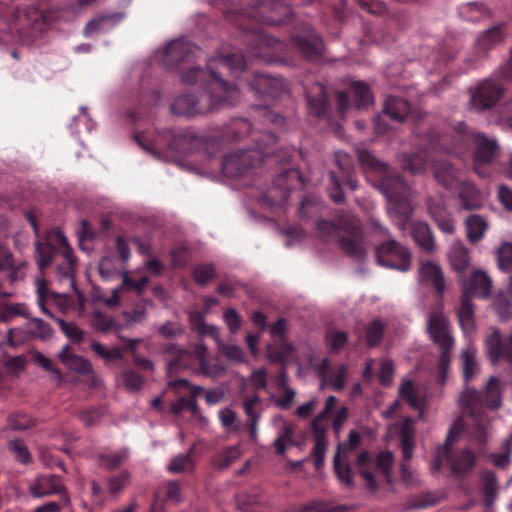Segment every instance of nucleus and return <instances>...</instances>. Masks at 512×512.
Wrapping results in <instances>:
<instances>
[{"label":"nucleus","mask_w":512,"mask_h":512,"mask_svg":"<svg viewBox=\"0 0 512 512\" xmlns=\"http://www.w3.org/2000/svg\"><path fill=\"white\" fill-rule=\"evenodd\" d=\"M358 159L363 166L368 181H373L387 199V211L392 221L400 230L410 226L413 213L411 204L412 189L398 176H393L386 163L380 162L368 150H358ZM411 234L417 246L432 253L435 240L429 225L425 222L411 224Z\"/></svg>","instance_id":"f257e3e1"},{"label":"nucleus","mask_w":512,"mask_h":512,"mask_svg":"<svg viewBox=\"0 0 512 512\" xmlns=\"http://www.w3.org/2000/svg\"><path fill=\"white\" fill-rule=\"evenodd\" d=\"M247 61L241 55L215 56L208 60L207 69L211 80L208 83L207 98L204 104L197 95L182 94L170 105L171 113L177 116L192 117L236 105L241 99L239 86L229 85L222 76L229 72L235 79L244 71Z\"/></svg>","instance_id":"f03ea898"},{"label":"nucleus","mask_w":512,"mask_h":512,"mask_svg":"<svg viewBox=\"0 0 512 512\" xmlns=\"http://www.w3.org/2000/svg\"><path fill=\"white\" fill-rule=\"evenodd\" d=\"M455 137L457 141L451 147L445 146L447 136H441L439 139H430L429 147L424 150L399 154L398 160L401 168L413 175L421 174L430 162L432 151L445 150L448 153L461 154L462 146L473 144L474 170L479 176L484 177L485 173L481 168L491 163L499 155L500 149L497 141L484 134L467 131L464 124H460L455 131Z\"/></svg>","instance_id":"7ed1b4c3"},{"label":"nucleus","mask_w":512,"mask_h":512,"mask_svg":"<svg viewBox=\"0 0 512 512\" xmlns=\"http://www.w3.org/2000/svg\"><path fill=\"white\" fill-rule=\"evenodd\" d=\"M503 389L504 385L501 380L491 376L483 391L466 387L460 395L459 402L464 413H468L473 418L474 438L478 444L485 441L487 434L485 409H497L501 406Z\"/></svg>","instance_id":"20e7f679"},{"label":"nucleus","mask_w":512,"mask_h":512,"mask_svg":"<svg viewBox=\"0 0 512 512\" xmlns=\"http://www.w3.org/2000/svg\"><path fill=\"white\" fill-rule=\"evenodd\" d=\"M51 20L50 13H44L35 6L17 8L8 23L9 31L0 33V43L31 45L48 29Z\"/></svg>","instance_id":"39448f33"},{"label":"nucleus","mask_w":512,"mask_h":512,"mask_svg":"<svg viewBox=\"0 0 512 512\" xmlns=\"http://www.w3.org/2000/svg\"><path fill=\"white\" fill-rule=\"evenodd\" d=\"M62 258V263L56 265V275L60 282H67L74 287L75 258L68 240L61 231H50L46 234V243L36 242L37 265L43 272L57 257Z\"/></svg>","instance_id":"423d86ee"},{"label":"nucleus","mask_w":512,"mask_h":512,"mask_svg":"<svg viewBox=\"0 0 512 512\" xmlns=\"http://www.w3.org/2000/svg\"><path fill=\"white\" fill-rule=\"evenodd\" d=\"M463 431V421L458 418L451 425L445 443L436 451L435 459L431 469L434 472L440 470L442 460L446 463L454 477H463L468 474L476 464V455L468 447L453 449L451 444L455 441Z\"/></svg>","instance_id":"0eeeda50"},{"label":"nucleus","mask_w":512,"mask_h":512,"mask_svg":"<svg viewBox=\"0 0 512 512\" xmlns=\"http://www.w3.org/2000/svg\"><path fill=\"white\" fill-rule=\"evenodd\" d=\"M463 295L457 315L459 324L465 335L472 333L475 329L474 309L471 302L472 297L487 298L491 294L492 279L482 269L474 270L470 276H460Z\"/></svg>","instance_id":"6e6552de"},{"label":"nucleus","mask_w":512,"mask_h":512,"mask_svg":"<svg viewBox=\"0 0 512 512\" xmlns=\"http://www.w3.org/2000/svg\"><path fill=\"white\" fill-rule=\"evenodd\" d=\"M317 227L321 237L326 238L334 234L339 236L341 248L348 255L358 261L364 259L367 246L357 218L350 217L346 222H340L339 226L330 221L319 220Z\"/></svg>","instance_id":"1a4fd4ad"},{"label":"nucleus","mask_w":512,"mask_h":512,"mask_svg":"<svg viewBox=\"0 0 512 512\" xmlns=\"http://www.w3.org/2000/svg\"><path fill=\"white\" fill-rule=\"evenodd\" d=\"M264 136L266 142L257 141L254 149L227 154L222 161L224 175L229 178H240L248 174L251 169L260 166L266 157H272L273 155L267 151L266 146L267 144H274L276 136L271 132Z\"/></svg>","instance_id":"9d476101"},{"label":"nucleus","mask_w":512,"mask_h":512,"mask_svg":"<svg viewBox=\"0 0 512 512\" xmlns=\"http://www.w3.org/2000/svg\"><path fill=\"white\" fill-rule=\"evenodd\" d=\"M370 224L374 233L383 235V240L375 250L376 260L380 266L406 272L411 267L412 256L409 250L389 237L388 230L376 219H371Z\"/></svg>","instance_id":"9b49d317"},{"label":"nucleus","mask_w":512,"mask_h":512,"mask_svg":"<svg viewBox=\"0 0 512 512\" xmlns=\"http://www.w3.org/2000/svg\"><path fill=\"white\" fill-rule=\"evenodd\" d=\"M393 454L390 451L380 452L375 460L372 461L367 451L361 452L356 461V467L366 481L367 487L375 491L379 486V481L383 478L387 483H391V471L393 465Z\"/></svg>","instance_id":"f8f14e48"},{"label":"nucleus","mask_w":512,"mask_h":512,"mask_svg":"<svg viewBox=\"0 0 512 512\" xmlns=\"http://www.w3.org/2000/svg\"><path fill=\"white\" fill-rule=\"evenodd\" d=\"M138 143L147 150L159 151L167 148L169 151L185 154L192 151L198 142L196 135L190 130L167 131L154 139L149 146L142 143L141 136H137Z\"/></svg>","instance_id":"ddd939ff"},{"label":"nucleus","mask_w":512,"mask_h":512,"mask_svg":"<svg viewBox=\"0 0 512 512\" xmlns=\"http://www.w3.org/2000/svg\"><path fill=\"white\" fill-rule=\"evenodd\" d=\"M284 43L266 34L262 30L253 32L247 40V53L250 57L259 59L265 63H273L279 60L284 50Z\"/></svg>","instance_id":"4468645a"},{"label":"nucleus","mask_w":512,"mask_h":512,"mask_svg":"<svg viewBox=\"0 0 512 512\" xmlns=\"http://www.w3.org/2000/svg\"><path fill=\"white\" fill-rule=\"evenodd\" d=\"M201 50L185 38L175 39L156 51V59L165 67L173 68L182 62H191Z\"/></svg>","instance_id":"2eb2a0df"},{"label":"nucleus","mask_w":512,"mask_h":512,"mask_svg":"<svg viewBox=\"0 0 512 512\" xmlns=\"http://www.w3.org/2000/svg\"><path fill=\"white\" fill-rule=\"evenodd\" d=\"M504 89L493 78H488L469 89L470 106L477 111L490 109L502 96Z\"/></svg>","instance_id":"dca6fc26"},{"label":"nucleus","mask_w":512,"mask_h":512,"mask_svg":"<svg viewBox=\"0 0 512 512\" xmlns=\"http://www.w3.org/2000/svg\"><path fill=\"white\" fill-rule=\"evenodd\" d=\"M427 332L438 348L454 346L451 326L440 308L428 313Z\"/></svg>","instance_id":"f3484780"},{"label":"nucleus","mask_w":512,"mask_h":512,"mask_svg":"<svg viewBox=\"0 0 512 512\" xmlns=\"http://www.w3.org/2000/svg\"><path fill=\"white\" fill-rule=\"evenodd\" d=\"M314 369L322 379L321 389L324 386H329L335 391H342L346 387L349 377L347 365L341 364L336 369H332L330 360L323 358L320 363L314 366Z\"/></svg>","instance_id":"a211bd4d"},{"label":"nucleus","mask_w":512,"mask_h":512,"mask_svg":"<svg viewBox=\"0 0 512 512\" xmlns=\"http://www.w3.org/2000/svg\"><path fill=\"white\" fill-rule=\"evenodd\" d=\"M409 103L398 97L389 96L384 105L383 114L375 119V130L379 134H384L388 128L384 125L383 117H389L391 120L402 122L411 114Z\"/></svg>","instance_id":"6ab92c4d"},{"label":"nucleus","mask_w":512,"mask_h":512,"mask_svg":"<svg viewBox=\"0 0 512 512\" xmlns=\"http://www.w3.org/2000/svg\"><path fill=\"white\" fill-rule=\"evenodd\" d=\"M485 347L493 364L501 360L512 364V334L503 339L499 331L493 329L485 339Z\"/></svg>","instance_id":"aec40b11"},{"label":"nucleus","mask_w":512,"mask_h":512,"mask_svg":"<svg viewBox=\"0 0 512 512\" xmlns=\"http://www.w3.org/2000/svg\"><path fill=\"white\" fill-rule=\"evenodd\" d=\"M167 373L171 376L192 367L195 359L194 349H185L178 344H169L164 348Z\"/></svg>","instance_id":"412c9836"},{"label":"nucleus","mask_w":512,"mask_h":512,"mask_svg":"<svg viewBox=\"0 0 512 512\" xmlns=\"http://www.w3.org/2000/svg\"><path fill=\"white\" fill-rule=\"evenodd\" d=\"M194 354L195 359L199 363L198 369L195 370L196 374L208 378H218L226 373V367L219 363L216 358H208V349L202 342H198L194 345Z\"/></svg>","instance_id":"4be33fe9"},{"label":"nucleus","mask_w":512,"mask_h":512,"mask_svg":"<svg viewBox=\"0 0 512 512\" xmlns=\"http://www.w3.org/2000/svg\"><path fill=\"white\" fill-rule=\"evenodd\" d=\"M248 85L256 94L272 98L279 97L286 88L281 77H270L266 74H255Z\"/></svg>","instance_id":"5701e85b"},{"label":"nucleus","mask_w":512,"mask_h":512,"mask_svg":"<svg viewBox=\"0 0 512 512\" xmlns=\"http://www.w3.org/2000/svg\"><path fill=\"white\" fill-rule=\"evenodd\" d=\"M417 279L419 283L432 284L440 296L445 292L444 273L436 262L420 260Z\"/></svg>","instance_id":"b1692460"},{"label":"nucleus","mask_w":512,"mask_h":512,"mask_svg":"<svg viewBox=\"0 0 512 512\" xmlns=\"http://www.w3.org/2000/svg\"><path fill=\"white\" fill-rule=\"evenodd\" d=\"M293 42L308 59L321 55L324 49L323 41L310 27L305 28L302 35H294Z\"/></svg>","instance_id":"393cba45"},{"label":"nucleus","mask_w":512,"mask_h":512,"mask_svg":"<svg viewBox=\"0 0 512 512\" xmlns=\"http://www.w3.org/2000/svg\"><path fill=\"white\" fill-rule=\"evenodd\" d=\"M504 39L501 26H495L481 33L473 46L474 59L485 57L490 49L501 43Z\"/></svg>","instance_id":"a878e982"},{"label":"nucleus","mask_w":512,"mask_h":512,"mask_svg":"<svg viewBox=\"0 0 512 512\" xmlns=\"http://www.w3.org/2000/svg\"><path fill=\"white\" fill-rule=\"evenodd\" d=\"M298 176L297 172L285 170L276 179L274 185L263 195V201L270 207L280 206L286 203L289 197L290 187L284 184V180L290 176Z\"/></svg>","instance_id":"bb28decb"},{"label":"nucleus","mask_w":512,"mask_h":512,"mask_svg":"<svg viewBox=\"0 0 512 512\" xmlns=\"http://www.w3.org/2000/svg\"><path fill=\"white\" fill-rule=\"evenodd\" d=\"M436 182L447 190H456L463 183L460 172L447 161H439L434 167Z\"/></svg>","instance_id":"cd10ccee"},{"label":"nucleus","mask_w":512,"mask_h":512,"mask_svg":"<svg viewBox=\"0 0 512 512\" xmlns=\"http://www.w3.org/2000/svg\"><path fill=\"white\" fill-rule=\"evenodd\" d=\"M307 106L310 114L317 118H324L328 112L327 96L325 87L321 83L312 85L307 91Z\"/></svg>","instance_id":"c85d7f7f"},{"label":"nucleus","mask_w":512,"mask_h":512,"mask_svg":"<svg viewBox=\"0 0 512 512\" xmlns=\"http://www.w3.org/2000/svg\"><path fill=\"white\" fill-rule=\"evenodd\" d=\"M27 267L25 261L16 263L10 250L0 243V271H7L11 281H17L24 277Z\"/></svg>","instance_id":"c756f323"},{"label":"nucleus","mask_w":512,"mask_h":512,"mask_svg":"<svg viewBox=\"0 0 512 512\" xmlns=\"http://www.w3.org/2000/svg\"><path fill=\"white\" fill-rule=\"evenodd\" d=\"M63 484L55 475H41L36 479L35 484L30 487L31 494L41 498L51 494L62 492Z\"/></svg>","instance_id":"7c9ffc66"},{"label":"nucleus","mask_w":512,"mask_h":512,"mask_svg":"<svg viewBox=\"0 0 512 512\" xmlns=\"http://www.w3.org/2000/svg\"><path fill=\"white\" fill-rule=\"evenodd\" d=\"M346 445L338 444L336 454L334 456V471L338 480L346 487L354 485L351 467L347 461Z\"/></svg>","instance_id":"2f4dec72"},{"label":"nucleus","mask_w":512,"mask_h":512,"mask_svg":"<svg viewBox=\"0 0 512 512\" xmlns=\"http://www.w3.org/2000/svg\"><path fill=\"white\" fill-rule=\"evenodd\" d=\"M448 259L452 269L458 273L459 277L463 275L470 264L469 251L461 241H455L451 245Z\"/></svg>","instance_id":"473e14b6"},{"label":"nucleus","mask_w":512,"mask_h":512,"mask_svg":"<svg viewBox=\"0 0 512 512\" xmlns=\"http://www.w3.org/2000/svg\"><path fill=\"white\" fill-rule=\"evenodd\" d=\"M60 361L72 371L79 374H88L92 371V365L86 358L70 352V347L65 345L58 353Z\"/></svg>","instance_id":"72a5a7b5"},{"label":"nucleus","mask_w":512,"mask_h":512,"mask_svg":"<svg viewBox=\"0 0 512 512\" xmlns=\"http://www.w3.org/2000/svg\"><path fill=\"white\" fill-rule=\"evenodd\" d=\"M456 191L459 192L460 206L463 209L476 210L482 207V195L473 184L463 182Z\"/></svg>","instance_id":"f704fd0d"},{"label":"nucleus","mask_w":512,"mask_h":512,"mask_svg":"<svg viewBox=\"0 0 512 512\" xmlns=\"http://www.w3.org/2000/svg\"><path fill=\"white\" fill-rule=\"evenodd\" d=\"M65 301L66 297L63 294L50 292L46 287L44 280H37V302L44 314L50 318H53V314L46 307L47 303L53 302L59 306H62Z\"/></svg>","instance_id":"c9c22d12"},{"label":"nucleus","mask_w":512,"mask_h":512,"mask_svg":"<svg viewBox=\"0 0 512 512\" xmlns=\"http://www.w3.org/2000/svg\"><path fill=\"white\" fill-rule=\"evenodd\" d=\"M350 90L354 97V105L357 109H368L374 103V96L369 85L360 80L352 81Z\"/></svg>","instance_id":"e433bc0d"},{"label":"nucleus","mask_w":512,"mask_h":512,"mask_svg":"<svg viewBox=\"0 0 512 512\" xmlns=\"http://www.w3.org/2000/svg\"><path fill=\"white\" fill-rule=\"evenodd\" d=\"M413 420L405 418L400 427L401 449L404 461H409L413 456L414 450V427Z\"/></svg>","instance_id":"4c0bfd02"},{"label":"nucleus","mask_w":512,"mask_h":512,"mask_svg":"<svg viewBox=\"0 0 512 512\" xmlns=\"http://www.w3.org/2000/svg\"><path fill=\"white\" fill-rule=\"evenodd\" d=\"M467 238L472 243L480 241L488 228L486 220L477 214L468 216L465 220Z\"/></svg>","instance_id":"58836bf2"},{"label":"nucleus","mask_w":512,"mask_h":512,"mask_svg":"<svg viewBox=\"0 0 512 512\" xmlns=\"http://www.w3.org/2000/svg\"><path fill=\"white\" fill-rule=\"evenodd\" d=\"M130 479L131 473L128 470H123L117 474L107 477L106 489L108 494L113 498H118L129 485Z\"/></svg>","instance_id":"ea45409f"},{"label":"nucleus","mask_w":512,"mask_h":512,"mask_svg":"<svg viewBox=\"0 0 512 512\" xmlns=\"http://www.w3.org/2000/svg\"><path fill=\"white\" fill-rule=\"evenodd\" d=\"M462 370L465 382L470 381L479 372L476 349L469 344L461 353Z\"/></svg>","instance_id":"a19ab883"},{"label":"nucleus","mask_w":512,"mask_h":512,"mask_svg":"<svg viewBox=\"0 0 512 512\" xmlns=\"http://www.w3.org/2000/svg\"><path fill=\"white\" fill-rule=\"evenodd\" d=\"M399 396L415 409L421 408V401L418 395V387L409 378H402L399 386Z\"/></svg>","instance_id":"79ce46f5"},{"label":"nucleus","mask_w":512,"mask_h":512,"mask_svg":"<svg viewBox=\"0 0 512 512\" xmlns=\"http://www.w3.org/2000/svg\"><path fill=\"white\" fill-rule=\"evenodd\" d=\"M129 457V450L123 448L116 452L103 453L98 456L99 465L107 470L121 466Z\"/></svg>","instance_id":"37998d69"},{"label":"nucleus","mask_w":512,"mask_h":512,"mask_svg":"<svg viewBox=\"0 0 512 512\" xmlns=\"http://www.w3.org/2000/svg\"><path fill=\"white\" fill-rule=\"evenodd\" d=\"M192 449L188 453L179 454L173 457L167 466L170 473H188L194 469V462L191 457Z\"/></svg>","instance_id":"c03bdc74"},{"label":"nucleus","mask_w":512,"mask_h":512,"mask_svg":"<svg viewBox=\"0 0 512 512\" xmlns=\"http://www.w3.org/2000/svg\"><path fill=\"white\" fill-rule=\"evenodd\" d=\"M335 160L339 166V169L343 173L345 179V183L350 187L351 190H356L358 187V183L355 179L350 175V170L352 167V160L349 154L345 152L338 151L335 153Z\"/></svg>","instance_id":"a18cd8bd"},{"label":"nucleus","mask_w":512,"mask_h":512,"mask_svg":"<svg viewBox=\"0 0 512 512\" xmlns=\"http://www.w3.org/2000/svg\"><path fill=\"white\" fill-rule=\"evenodd\" d=\"M497 266L503 272L512 271V243L504 241L497 249Z\"/></svg>","instance_id":"49530a36"},{"label":"nucleus","mask_w":512,"mask_h":512,"mask_svg":"<svg viewBox=\"0 0 512 512\" xmlns=\"http://www.w3.org/2000/svg\"><path fill=\"white\" fill-rule=\"evenodd\" d=\"M242 451L240 446H230L220 452L214 459V465L217 468H226L240 458Z\"/></svg>","instance_id":"de8ad7c7"},{"label":"nucleus","mask_w":512,"mask_h":512,"mask_svg":"<svg viewBox=\"0 0 512 512\" xmlns=\"http://www.w3.org/2000/svg\"><path fill=\"white\" fill-rule=\"evenodd\" d=\"M150 301H140L133 305L131 310H125L123 316L127 323L136 324L141 323L147 317V306L151 305Z\"/></svg>","instance_id":"09e8293b"},{"label":"nucleus","mask_w":512,"mask_h":512,"mask_svg":"<svg viewBox=\"0 0 512 512\" xmlns=\"http://www.w3.org/2000/svg\"><path fill=\"white\" fill-rule=\"evenodd\" d=\"M385 323L381 319H374L366 327V342L370 347L376 346L382 339Z\"/></svg>","instance_id":"8fccbe9b"},{"label":"nucleus","mask_w":512,"mask_h":512,"mask_svg":"<svg viewBox=\"0 0 512 512\" xmlns=\"http://www.w3.org/2000/svg\"><path fill=\"white\" fill-rule=\"evenodd\" d=\"M482 490L484 494L485 503L490 506L497 492V482L494 473L486 472L482 475Z\"/></svg>","instance_id":"3c124183"},{"label":"nucleus","mask_w":512,"mask_h":512,"mask_svg":"<svg viewBox=\"0 0 512 512\" xmlns=\"http://www.w3.org/2000/svg\"><path fill=\"white\" fill-rule=\"evenodd\" d=\"M325 340L331 351H339L347 343L348 336L343 331L331 329L326 333Z\"/></svg>","instance_id":"603ef678"},{"label":"nucleus","mask_w":512,"mask_h":512,"mask_svg":"<svg viewBox=\"0 0 512 512\" xmlns=\"http://www.w3.org/2000/svg\"><path fill=\"white\" fill-rule=\"evenodd\" d=\"M29 331L34 337L42 340L49 338L53 333L50 325L39 318H32L30 320Z\"/></svg>","instance_id":"864d4df0"},{"label":"nucleus","mask_w":512,"mask_h":512,"mask_svg":"<svg viewBox=\"0 0 512 512\" xmlns=\"http://www.w3.org/2000/svg\"><path fill=\"white\" fill-rule=\"evenodd\" d=\"M219 420L228 431H238L241 428L237 414L230 408H224L219 411Z\"/></svg>","instance_id":"5fc2aeb1"},{"label":"nucleus","mask_w":512,"mask_h":512,"mask_svg":"<svg viewBox=\"0 0 512 512\" xmlns=\"http://www.w3.org/2000/svg\"><path fill=\"white\" fill-rule=\"evenodd\" d=\"M207 72L200 67L184 68L181 74V80L188 85L197 84L206 79Z\"/></svg>","instance_id":"6e6d98bb"},{"label":"nucleus","mask_w":512,"mask_h":512,"mask_svg":"<svg viewBox=\"0 0 512 512\" xmlns=\"http://www.w3.org/2000/svg\"><path fill=\"white\" fill-rule=\"evenodd\" d=\"M34 361L38 366H40L41 368H43L44 370L51 374V378L53 381H55L56 383H60L62 381L63 377L61 372L54 367L52 361L48 357L41 353H37L34 356Z\"/></svg>","instance_id":"4d7b16f0"},{"label":"nucleus","mask_w":512,"mask_h":512,"mask_svg":"<svg viewBox=\"0 0 512 512\" xmlns=\"http://www.w3.org/2000/svg\"><path fill=\"white\" fill-rule=\"evenodd\" d=\"M219 349L231 363H243L245 361L244 351L234 344H220Z\"/></svg>","instance_id":"13d9d810"},{"label":"nucleus","mask_w":512,"mask_h":512,"mask_svg":"<svg viewBox=\"0 0 512 512\" xmlns=\"http://www.w3.org/2000/svg\"><path fill=\"white\" fill-rule=\"evenodd\" d=\"M122 381L129 391H137L144 384V378L133 370H126L122 373Z\"/></svg>","instance_id":"bf43d9fd"},{"label":"nucleus","mask_w":512,"mask_h":512,"mask_svg":"<svg viewBox=\"0 0 512 512\" xmlns=\"http://www.w3.org/2000/svg\"><path fill=\"white\" fill-rule=\"evenodd\" d=\"M63 333L76 342H81L84 339V332L72 322H65L63 319L57 320Z\"/></svg>","instance_id":"052dcab7"},{"label":"nucleus","mask_w":512,"mask_h":512,"mask_svg":"<svg viewBox=\"0 0 512 512\" xmlns=\"http://www.w3.org/2000/svg\"><path fill=\"white\" fill-rule=\"evenodd\" d=\"M117 272L118 270L112 257L104 256L101 258L99 262V273L103 279L109 281L116 276Z\"/></svg>","instance_id":"680f3d73"},{"label":"nucleus","mask_w":512,"mask_h":512,"mask_svg":"<svg viewBox=\"0 0 512 512\" xmlns=\"http://www.w3.org/2000/svg\"><path fill=\"white\" fill-rule=\"evenodd\" d=\"M8 426L12 430H26L33 426V420L26 414H15L9 417Z\"/></svg>","instance_id":"e2e57ef3"},{"label":"nucleus","mask_w":512,"mask_h":512,"mask_svg":"<svg viewBox=\"0 0 512 512\" xmlns=\"http://www.w3.org/2000/svg\"><path fill=\"white\" fill-rule=\"evenodd\" d=\"M261 402V399L259 396L254 395L250 398H247L243 402V409L245 411V414L247 417L252 420H260L261 418V412L257 410L256 406Z\"/></svg>","instance_id":"0e129e2a"},{"label":"nucleus","mask_w":512,"mask_h":512,"mask_svg":"<svg viewBox=\"0 0 512 512\" xmlns=\"http://www.w3.org/2000/svg\"><path fill=\"white\" fill-rule=\"evenodd\" d=\"M215 275V270L212 265L204 264L199 265L194 270V279L197 283L204 285L210 281Z\"/></svg>","instance_id":"69168bd1"},{"label":"nucleus","mask_w":512,"mask_h":512,"mask_svg":"<svg viewBox=\"0 0 512 512\" xmlns=\"http://www.w3.org/2000/svg\"><path fill=\"white\" fill-rule=\"evenodd\" d=\"M427 206L429 215L434 220L449 214L442 199H429L427 201Z\"/></svg>","instance_id":"338daca9"},{"label":"nucleus","mask_w":512,"mask_h":512,"mask_svg":"<svg viewBox=\"0 0 512 512\" xmlns=\"http://www.w3.org/2000/svg\"><path fill=\"white\" fill-rule=\"evenodd\" d=\"M223 319L231 333L235 334L240 329L242 321L235 309L225 311Z\"/></svg>","instance_id":"774afa93"}]
</instances>
